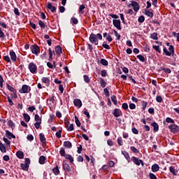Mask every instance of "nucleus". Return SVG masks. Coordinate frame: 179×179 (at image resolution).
Wrapping results in <instances>:
<instances>
[{
    "label": "nucleus",
    "instance_id": "1",
    "mask_svg": "<svg viewBox=\"0 0 179 179\" xmlns=\"http://www.w3.org/2000/svg\"><path fill=\"white\" fill-rule=\"evenodd\" d=\"M168 128L172 134H178L179 132V126L176 124V123L170 124Z\"/></svg>",
    "mask_w": 179,
    "mask_h": 179
},
{
    "label": "nucleus",
    "instance_id": "2",
    "mask_svg": "<svg viewBox=\"0 0 179 179\" xmlns=\"http://www.w3.org/2000/svg\"><path fill=\"white\" fill-rule=\"evenodd\" d=\"M31 51L34 55H38L40 54V47L37 44L32 45L31 47Z\"/></svg>",
    "mask_w": 179,
    "mask_h": 179
},
{
    "label": "nucleus",
    "instance_id": "3",
    "mask_svg": "<svg viewBox=\"0 0 179 179\" xmlns=\"http://www.w3.org/2000/svg\"><path fill=\"white\" fill-rule=\"evenodd\" d=\"M89 40L92 44H94L95 45H99V40L97 39V37L96 36L95 34H91L90 35Z\"/></svg>",
    "mask_w": 179,
    "mask_h": 179
},
{
    "label": "nucleus",
    "instance_id": "4",
    "mask_svg": "<svg viewBox=\"0 0 179 179\" xmlns=\"http://www.w3.org/2000/svg\"><path fill=\"white\" fill-rule=\"evenodd\" d=\"M28 68L31 73H36L37 72V66L33 62L29 64Z\"/></svg>",
    "mask_w": 179,
    "mask_h": 179
},
{
    "label": "nucleus",
    "instance_id": "5",
    "mask_svg": "<svg viewBox=\"0 0 179 179\" xmlns=\"http://www.w3.org/2000/svg\"><path fill=\"white\" fill-rule=\"evenodd\" d=\"M31 89V88L30 87H29L27 85H23L22 87V89H20L19 90V92L21 94L29 93V92H30Z\"/></svg>",
    "mask_w": 179,
    "mask_h": 179
},
{
    "label": "nucleus",
    "instance_id": "6",
    "mask_svg": "<svg viewBox=\"0 0 179 179\" xmlns=\"http://www.w3.org/2000/svg\"><path fill=\"white\" fill-rule=\"evenodd\" d=\"M131 162H134L136 166H141V164L142 166L144 165L143 161H142V159H138L136 157H132Z\"/></svg>",
    "mask_w": 179,
    "mask_h": 179
},
{
    "label": "nucleus",
    "instance_id": "7",
    "mask_svg": "<svg viewBox=\"0 0 179 179\" xmlns=\"http://www.w3.org/2000/svg\"><path fill=\"white\" fill-rule=\"evenodd\" d=\"M62 167L63 170L65 171V174H66V173H71V166L69 164L66 163L65 161L62 162Z\"/></svg>",
    "mask_w": 179,
    "mask_h": 179
},
{
    "label": "nucleus",
    "instance_id": "8",
    "mask_svg": "<svg viewBox=\"0 0 179 179\" xmlns=\"http://www.w3.org/2000/svg\"><path fill=\"white\" fill-rule=\"evenodd\" d=\"M112 114L113 115H114V117H115L116 118H118V117H121V115H122V111H121V109L120 108H115L114 109Z\"/></svg>",
    "mask_w": 179,
    "mask_h": 179
},
{
    "label": "nucleus",
    "instance_id": "9",
    "mask_svg": "<svg viewBox=\"0 0 179 179\" xmlns=\"http://www.w3.org/2000/svg\"><path fill=\"white\" fill-rule=\"evenodd\" d=\"M113 26L117 29V30H121V20H113Z\"/></svg>",
    "mask_w": 179,
    "mask_h": 179
},
{
    "label": "nucleus",
    "instance_id": "10",
    "mask_svg": "<svg viewBox=\"0 0 179 179\" xmlns=\"http://www.w3.org/2000/svg\"><path fill=\"white\" fill-rule=\"evenodd\" d=\"M10 59L13 60V62H16V59H17V57L16 56V53L13 50H10L9 52Z\"/></svg>",
    "mask_w": 179,
    "mask_h": 179
},
{
    "label": "nucleus",
    "instance_id": "11",
    "mask_svg": "<svg viewBox=\"0 0 179 179\" xmlns=\"http://www.w3.org/2000/svg\"><path fill=\"white\" fill-rule=\"evenodd\" d=\"M46 8L50 10L52 13H55V12H57V7L52 6V4L51 3H48Z\"/></svg>",
    "mask_w": 179,
    "mask_h": 179
},
{
    "label": "nucleus",
    "instance_id": "12",
    "mask_svg": "<svg viewBox=\"0 0 179 179\" xmlns=\"http://www.w3.org/2000/svg\"><path fill=\"white\" fill-rule=\"evenodd\" d=\"M73 104L76 106V107H78V108H80L82 107V101L79 99H75L73 100Z\"/></svg>",
    "mask_w": 179,
    "mask_h": 179
},
{
    "label": "nucleus",
    "instance_id": "13",
    "mask_svg": "<svg viewBox=\"0 0 179 179\" xmlns=\"http://www.w3.org/2000/svg\"><path fill=\"white\" fill-rule=\"evenodd\" d=\"M6 136L8 138V139H16V136L13 134L12 132L9 131V130L6 131Z\"/></svg>",
    "mask_w": 179,
    "mask_h": 179
},
{
    "label": "nucleus",
    "instance_id": "14",
    "mask_svg": "<svg viewBox=\"0 0 179 179\" xmlns=\"http://www.w3.org/2000/svg\"><path fill=\"white\" fill-rule=\"evenodd\" d=\"M151 170H152V173H157V171H159V170H160V166H159V164H155L152 166Z\"/></svg>",
    "mask_w": 179,
    "mask_h": 179
},
{
    "label": "nucleus",
    "instance_id": "15",
    "mask_svg": "<svg viewBox=\"0 0 179 179\" xmlns=\"http://www.w3.org/2000/svg\"><path fill=\"white\" fill-rule=\"evenodd\" d=\"M55 52L57 57H59V55L62 54V48L59 45H57L55 48Z\"/></svg>",
    "mask_w": 179,
    "mask_h": 179
},
{
    "label": "nucleus",
    "instance_id": "16",
    "mask_svg": "<svg viewBox=\"0 0 179 179\" xmlns=\"http://www.w3.org/2000/svg\"><path fill=\"white\" fill-rule=\"evenodd\" d=\"M122 155L124 156L126 160H127L129 163L131 162V157L129 156V153H128V152L122 150Z\"/></svg>",
    "mask_w": 179,
    "mask_h": 179
},
{
    "label": "nucleus",
    "instance_id": "17",
    "mask_svg": "<svg viewBox=\"0 0 179 179\" xmlns=\"http://www.w3.org/2000/svg\"><path fill=\"white\" fill-rule=\"evenodd\" d=\"M151 127H153L154 132H158L159 131V124L156 122H153L150 124Z\"/></svg>",
    "mask_w": 179,
    "mask_h": 179
},
{
    "label": "nucleus",
    "instance_id": "18",
    "mask_svg": "<svg viewBox=\"0 0 179 179\" xmlns=\"http://www.w3.org/2000/svg\"><path fill=\"white\" fill-rule=\"evenodd\" d=\"M133 10H134V12H138V10H139L140 9V6L139 4L138 3V2L136 1H134L133 2Z\"/></svg>",
    "mask_w": 179,
    "mask_h": 179
},
{
    "label": "nucleus",
    "instance_id": "19",
    "mask_svg": "<svg viewBox=\"0 0 179 179\" xmlns=\"http://www.w3.org/2000/svg\"><path fill=\"white\" fill-rule=\"evenodd\" d=\"M39 139H40L41 143H43V145H45L46 139H45V136H44V134L43 133H41L39 134Z\"/></svg>",
    "mask_w": 179,
    "mask_h": 179
},
{
    "label": "nucleus",
    "instance_id": "20",
    "mask_svg": "<svg viewBox=\"0 0 179 179\" xmlns=\"http://www.w3.org/2000/svg\"><path fill=\"white\" fill-rule=\"evenodd\" d=\"M64 148H66V149H72V143H71L69 141H64Z\"/></svg>",
    "mask_w": 179,
    "mask_h": 179
},
{
    "label": "nucleus",
    "instance_id": "21",
    "mask_svg": "<svg viewBox=\"0 0 179 179\" xmlns=\"http://www.w3.org/2000/svg\"><path fill=\"white\" fill-rule=\"evenodd\" d=\"M169 171L173 176H177V173H178V171H176V168L173 166L169 167Z\"/></svg>",
    "mask_w": 179,
    "mask_h": 179
},
{
    "label": "nucleus",
    "instance_id": "22",
    "mask_svg": "<svg viewBox=\"0 0 179 179\" xmlns=\"http://www.w3.org/2000/svg\"><path fill=\"white\" fill-rule=\"evenodd\" d=\"M45 160H47L45 156L41 155L38 159L39 164H45Z\"/></svg>",
    "mask_w": 179,
    "mask_h": 179
},
{
    "label": "nucleus",
    "instance_id": "23",
    "mask_svg": "<svg viewBox=\"0 0 179 179\" xmlns=\"http://www.w3.org/2000/svg\"><path fill=\"white\" fill-rule=\"evenodd\" d=\"M166 122L168 124H175L174 120L171 119V117H166V120L163 122L164 125H166Z\"/></svg>",
    "mask_w": 179,
    "mask_h": 179
},
{
    "label": "nucleus",
    "instance_id": "24",
    "mask_svg": "<svg viewBox=\"0 0 179 179\" xmlns=\"http://www.w3.org/2000/svg\"><path fill=\"white\" fill-rule=\"evenodd\" d=\"M144 15H145L148 17H150L151 19L152 17H153V13L151 11H149V10H147V9L144 10Z\"/></svg>",
    "mask_w": 179,
    "mask_h": 179
},
{
    "label": "nucleus",
    "instance_id": "25",
    "mask_svg": "<svg viewBox=\"0 0 179 179\" xmlns=\"http://www.w3.org/2000/svg\"><path fill=\"white\" fill-rule=\"evenodd\" d=\"M20 167L24 171H29V167L30 166L26 164L22 163L20 164Z\"/></svg>",
    "mask_w": 179,
    "mask_h": 179
},
{
    "label": "nucleus",
    "instance_id": "26",
    "mask_svg": "<svg viewBox=\"0 0 179 179\" xmlns=\"http://www.w3.org/2000/svg\"><path fill=\"white\" fill-rule=\"evenodd\" d=\"M0 150L1 153H6V147L0 141Z\"/></svg>",
    "mask_w": 179,
    "mask_h": 179
},
{
    "label": "nucleus",
    "instance_id": "27",
    "mask_svg": "<svg viewBox=\"0 0 179 179\" xmlns=\"http://www.w3.org/2000/svg\"><path fill=\"white\" fill-rule=\"evenodd\" d=\"M16 156L18 159H24V153L22 151H17L16 152Z\"/></svg>",
    "mask_w": 179,
    "mask_h": 179
},
{
    "label": "nucleus",
    "instance_id": "28",
    "mask_svg": "<svg viewBox=\"0 0 179 179\" xmlns=\"http://www.w3.org/2000/svg\"><path fill=\"white\" fill-rule=\"evenodd\" d=\"M49 51V59H48V61H52L53 58H52V55L54 54V55H55V51H53L51 50V48H49L48 50Z\"/></svg>",
    "mask_w": 179,
    "mask_h": 179
},
{
    "label": "nucleus",
    "instance_id": "29",
    "mask_svg": "<svg viewBox=\"0 0 179 179\" xmlns=\"http://www.w3.org/2000/svg\"><path fill=\"white\" fill-rule=\"evenodd\" d=\"M99 79H100L101 87H102L104 89V87L107 86V83H106V80H104V78H99Z\"/></svg>",
    "mask_w": 179,
    "mask_h": 179
},
{
    "label": "nucleus",
    "instance_id": "30",
    "mask_svg": "<svg viewBox=\"0 0 179 179\" xmlns=\"http://www.w3.org/2000/svg\"><path fill=\"white\" fill-rule=\"evenodd\" d=\"M64 158L66 159L67 160H69L70 163L73 164V157H72V155L66 154Z\"/></svg>",
    "mask_w": 179,
    "mask_h": 179
},
{
    "label": "nucleus",
    "instance_id": "31",
    "mask_svg": "<svg viewBox=\"0 0 179 179\" xmlns=\"http://www.w3.org/2000/svg\"><path fill=\"white\" fill-rule=\"evenodd\" d=\"M52 171L55 176H58L59 174V169H58L57 165L52 169Z\"/></svg>",
    "mask_w": 179,
    "mask_h": 179
},
{
    "label": "nucleus",
    "instance_id": "32",
    "mask_svg": "<svg viewBox=\"0 0 179 179\" xmlns=\"http://www.w3.org/2000/svg\"><path fill=\"white\" fill-rule=\"evenodd\" d=\"M42 83H46L47 85H50V79L47 77H43L41 78Z\"/></svg>",
    "mask_w": 179,
    "mask_h": 179
},
{
    "label": "nucleus",
    "instance_id": "33",
    "mask_svg": "<svg viewBox=\"0 0 179 179\" xmlns=\"http://www.w3.org/2000/svg\"><path fill=\"white\" fill-rule=\"evenodd\" d=\"M6 87H7L8 90H9L10 92H12V93L16 92V90H15V88H13V87H12L11 85H10L8 83H6Z\"/></svg>",
    "mask_w": 179,
    "mask_h": 179
},
{
    "label": "nucleus",
    "instance_id": "34",
    "mask_svg": "<svg viewBox=\"0 0 179 179\" xmlns=\"http://www.w3.org/2000/svg\"><path fill=\"white\" fill-rule=\"evenodd\" d=\"M24 121L29 122L30 121V115L27 113H23Z\"/></svg>",
    "mask_w": 179,
    "mask_h": 179
},
{
    "label": "nucleus",
    "instance_id": "35",
    "mask_svg": "<svg viewBox=\"0 0 179 179\" xmlns=\"http://www.w3.org/2000/svg\"><path fill=\"white\" fill-rule=\"evenodd\" d=\"M59 155L62 157H64L66 156V154L65 153V148H61L59 150Z\"/></svg>",
    "mask_w": 179,
    "mask_h": 179
},
{
    "label": "nucleus",
    "instance_id": "36",
    "mask_svg": "<svg viewBox=\"0 0 179 179\" xmlns=\"http://www.w3.org/2000/svg\"><path fill=\"white\" fill-rule=\"evenodd\" d=\"M150 38L152 40H159V38L157 37V32H154L150 34Z\"/></svg>",
    "mask_w": 179,
    "mask_h": 179
},
{
    "label": "nucleus",
    "instance_id": "37",
    "mask_svg": "<svg viewBox=\"0 0 179 179\" xmlns=\"http://www.w3.org/2000/svg\"><path fill=\"white\" fill-rule=\"evenodd\" d=\"M8 127H10V128H12L13 129H15V123L12 120H9L8 122Z\"/></svg>",
    "mask_w": 179,
    "mask_h": 179
},
{
    "label": "nucleus",
    "instance_id": "38",
    "mask_svg": "<svg viewBox=\"0 0 179 179\" xmlns=\"http://www.w3.org/2000/svg\"><path fill=\"white\" fill-rule=\"evenodd\" d=\"M113 104L115 106H117L118 103L117 102V96H115V95H113L111 97H110Z\"/></svg>",
    "mask_w": 179,
    "mask_h": 179
},
{
    "label": "nucleus",
    "instance_id": "39",
    "mask_svg": "<svg viewBox=\"0 0 179 179\" xmlns=\"http://www.w3.org/2000/svg\"><path fill=\"white\" fill-rule=\"evenodd\" d=\"M163 51H164L165 55H166L167 57L171 56V52H169V50H167L166 47H164Z\"/></svg>",
    "mask_w": 179,
    "mask_h": 179
},
{
    "label": "nucleus",
    "instance_id": "40",
    "mask_svg": "<svg viewBox=\"0 0 179 179\" xmlns=\"http://www.w3.org/2000/svg\"><path fill=\"white\" fill-rule=\"evenodd\" d=\"M152 48L155 50L157 52H159V54H162V50H160V46L159 45H153Z\"/></svg>",
    "mask_w": 179,
    "mask_h": 179
},
{
    "label": "nucleus",
    "instance_id": "41",
    "mask_svg": "<svg viewBox=\"0 0 179 179\" xmlns=\"http://www.w3.org/2000/svg\"><path fill=\"white\" fill-rule=\"evenodd\" d=\"M83 80H84V82H85V83H90V78H89V76L84 75Z\"/></svg>",
    "mask_w": 179,
    "mask_h": 179
},
{
    "label": "nucleus",
    "instance_id": "42",
    "mask_svg": "<svg viewBox=\"0 0 179 179\" xmlns=\"http://www.w3.org/2000/svg\"><path fill=\"white\" fill-rule=\"evenodd\" d=\"M86 7L85 6L84 4H81L79 7V13H82L83 15V13H85V10H83Z\"/></svg>",
    "mask_w": 179,
    "mask_h": 179
},
{
    "label": "nucleus",
    "instance_id": "43",
    "mask_svg": "<svg viewBox=\"0 0 179 179\" xmlns=\"http://www.w3.org/2000/svg\"><path fill=\"white\" fill-rule=\"evenodd\" d=\"M100 62L103 66H107V65H108V62L106 60V59H101Z\"/></svg>",
    "mask_w": 179,
    "mask_h": 179
},
{
    "label": "nucleus",
    "instance_id": "44",
    "mask_svg": "<svg viewBox=\"0 0 179 179\" xmlns=\"http://www.w3.org/2000/svg\"><path fill=\"white\" fill-rule=\"evenodd\" d=\"M71 23H73V24H78V23L79 22V21L78 20V18L75 17H71Z\"/></svg>",
    "mask_w": 179,
    "mask_h": 179
},
{
    "label": "nucleus",
    "instance_id": "45",
    "mask_svg": "<svg viewBox=\"0 0 179 179\" xmlns=\"http://www.w3.org/2000/svg\"><path fill=\"white\" fill-rule=\"evenodd\" d=\"M38 24L41 29H45V24L41 20H38Z\"/></svg>",
    "mask_w": 179,
    "mask_h": 179
},
{
    "label": "nucleus",
    "instance_id": "46",
    "mask_svg": "<svg viewBox=\"0 0 179 179\" xmlns=\"http://www.w3.org/2000/svg\"><path fill=\"white\" fill-rule=\"evenodd\" d=\"M141 106L143 107V110L145 111V110H146V107L148 106V102H146L145 101H142Z\"/></svg>",
    "mask_w": 179,
    "mask_h": 179
},
{
    "label": "nucleus",
    "instance_id": "47",
    "mask_svg": "<svg viewBox=\"0 0 179 179\" xmlns=\"http://www.w3.org/2000/svg\"><path fill=\"white\" fill-rule=\"evenodd\" d=\"M137 58L138 59H139V61H141V62H145V57H143V55H137Z\"/></svg>",
    "mask_w": 179,
    "mask_h": 179
},
{
    "label": "nucleus",
    "instance_id": "48",
    "mask_svg": "<svg viewBox=\"0 0 179 179\" xmlns=\"http://www.w3.org/2000/svg\"><path fill=\"white\" fill-rule=\"evenodd\" d=\"M74 128H73V124H71L69 127H66V130L69 132H72V131H73Z\"/></svg>",
    "mask_w": 179,
    "mask_h": 179
},
{
    "label": "nucleus",
    "instance_id": "49",
    "mask_svg": "<svg viewBox=\"0 0 179 179\" xmlns=\"http://www.w3.org/2000/svg\"><path fill=\"white\" fill-rule=\"evenodd\" d=\"M113 31H114V34H115V37H117L116 40H120L121 35L120 34H118V32L115 29H114Z\"/></svg>",
    "mask_w": 179,
    "mask_h": 179
},
{
    "label": "nucleus",
    "instance_id": "50",
    "mask_svg": "<svg viewBox=\"0 0 179 179\" xmlns=\"http://www.w3.org/2000/svg\"><path fill=\"white\" fill-rule=\"evenodd\" d=\"M161 69L164 71L165 73H171V70L170 69H166L164 67H161Z\"/></svg>",
    "mask_w": 179,
    "mask_h": 179
},
{
    "label": "nucleus",
    "instance_id": "51",
    "mask_svg": "<svg viewBox=\"0 0 179 179\" xmlns=\"http://www.w3.org/2000/svg\"><path fill=\"white\" fill-rule=\"evenodd\" d=\"M103 93H104L106 97H110V92L108 91V89L104 88Z\"/></svg>",
    "mask_w": 179,
    "mask_h": 179
},
{
    "label": "nucleus",
    "instance_id": "52",
    "mask_svg": "<svg viewBox=\"0 0 179 179\" xmlns=\"http://www.w3.org/2000/svg\"><path fill=\"white\" fill-rule=\"evenodd\" d=\"M169 52H171V55H173L174 54V46H173V45H169Z\"/></svg>",
    "mask_w": 179,
    "mask_h": 179
},
{
    "label": "nucleus",
    "instance_id": "53",
    "mask_svg": "<svg viewBox=\"0 0 179 179\" xmlns=\"http://www.w3.org/2000/svg\"><path fill=\"white\" fill-rule=\"evenodd\" d=\"M156 101L157 103H162V101H163V98L162 97V96L158 95L156 96Z\"/></svg>",
    "mask_w": 179,
    "mask_h": 179
},
{
    "label": "nucleus",
    "instance_id": "54",
    "mask_svg": "<svg viewBox=\"0 0 179 179\" xmlns=\"http://www.w3.org/2000/svg\"><path fill=\"white\" fill-rule=\"evenodd\" d=\"M35 121L36 122H41V117H40V115H35Z\"/></svg>",
    "mask_w": 179,
    "mask_h": 179
},
{
    "label": "nucleus",
    "instance_id": "55",
    "mask_svg": "<svg viewBox=\"0 0 179 179\" xmlns=\"http://www.w3.org/2000/svg\"><path fill=\"white\" fill-rule=\"evenodd\" d=\"M138 23H143L145 22V17L143 15H141L138 19Z\"/></svg>",
    "mask_w": 179,
    "mask_h": 179
},
{
    "label": "nucleus",
    "instance_id": "56",
    "mask_svg": "<svg viewBox=\"0 0 179 179\" xmlns=\"http://www.w3.org/2000/svg\"><path fill=\"white\" fill-rule=\"evenodd\" d=\"M130 150H131V152H134V153H139V151L136 148H135V146H131L130 148Z\"/></svg>",
    "mask_w": 179,
    "mask_h": 179
},
{
    "label": "nucleus",
    "instance_id": "57",
    "mask_svg": "<svg viewBox=\"0 0 179 179\" xmlns=\"http://www.w3.org/2000/svg\"><path fill=\"white\" fill-rule=\"evenodd\" d=\"M13 12L16 16H20V12H19V9L17 8H14Z\"/></svg>",
    "mask_w": 179,
    "mask_h": 179
},
{
    "label": "nucleus",
    "instance_id": "58",
    "mask_svg": "<svg viewBox=\"0 0 179 179\" xmlns=\"http://www.w3.org/2000/svg\"><path fill=\"white\" fill-rule=\"evenodd\" d=\"M117 143H118L119 146H122V145H123L122 137L117 138Z\"/></svg>",
    "mask_w": 179,
    "mask_h": 179
},
{
    "label": "nucleus",
    "instance_id": "59",
    "mask_svg": "<svg viewBox=\"0 0 179 179\" xmlns=\"http://www.w3.org/2000/svg\"><path fill=\"white\" fill-rule=\"evenodd\" d=\"M8 101L9 103V106H13L15 103H13V101H12V99H10V96H7Z\"/></svg>",
    "mask_w": 179,
    "mask_h": 179
},
{
    "label": "nucleus",
    "instance_id": "60",
    "mask_svg": "<svg viewBox=\"0 0 179 179\" xmlns=\"http://www.w3.org/2000/svg\"><path fill=\"white\" fill-rule=\"evenodd\" d=\"M122 108H123V110L127 111L128 110V103H123L122 105Z\"/></svg>",
    "mask_w": 179,
    "mask_h": 179
},
{
    "label": "nucleus",
    "instance_id": "61",
    "mask_svg": "<svg viewBox=\"0 0 179 179\" xmlns=\"http://www.w3.org/2000/svg\"><path fill=\"white\" fill-rule=\"evenodd\" d=\"M149 178L150 179H157V177L153 173H149Z\"/></svg>",
    "mask_w": 179,
    "mask_h": 179
},
{
    "label": "nucleus",
    "instance_id": "62",
    "mask_svg": "<svg viewBox=\"0 0 179 179\" xmlns=\"http://www.w3.org/2000/svg\"><path fill=\"white\" fill-rule=\"evenodd\" d=\"M3 59H4L6 62H11L10 57H9L8 55L3 56Z\"/></svg>",
    "mask_w": 179,
    "mask_h": 179
},
{
    "label": "nucleus",
    "instance_id": "63",
    "mask_svg": "<svg viewBox=\"0 0 179 179\" xmlns=\"http://www.w3.org/2000/svg\"><path fill=\"white\" fill-rule=\"evenodd\" d=\"M172 36H173V37H176L177 41L179 42V33H176L173 31V33H172Z\"/></svg>",
    "mask_w": 179,
    "mask_h": 179
},
{
    "label": "nucleus",
    "instance_id": "64",
    "mask_svg": "<svg viewBox=\"0 0 179 179\" xmlns=\"http://www.w3.org/2000/svg\"><path fill=\"white\" fill-rule=\"evenodd\" d=\"M75 121L77 127H80V121H79V118L75 116Z\"/></svg>",
    "mask_w": 179,
    "mask_h": 179
}]
</instances>
